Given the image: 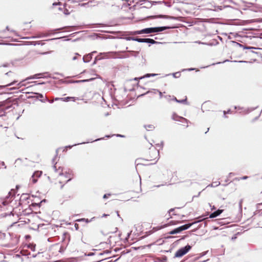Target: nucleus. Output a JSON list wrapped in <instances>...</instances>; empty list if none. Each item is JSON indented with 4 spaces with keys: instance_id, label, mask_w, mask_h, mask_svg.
Masks as SVG:
<instances>
[{
    "instance_id": "obj_21",
    "label": "nucleus",
    "mask_w": 262,
    "mask_h": 262,
    "mask_svg": "<svg viewBox=\"0 0 262 262\" xmlns=\"http://www.w3.org/2000/svg\"><path fill=\"white\" fill-rule=\"evenodd\" d=\"M27 93L28 94H30V93ZM31 93L32 94H34V95H36V98L37 99L42 98L43 97V95L42 94H41V93H33V92H31Z\"/></svg>"
},
{
    "instance_id": "obj_61",
    "label": "nucleus",
    "mask_w": 262,
    "mask_h": 262,
    "mask_svg": "<svg viewBox=\"0 0 262 262\" xmlns=\"http://www.w3.org/2000/svg\"><path fill=\"white\" fill-rule=\"evenodd\" d=\"M103 138H98V139H97L94 141H92L91 142H95V141H99V140H102Z\"/></svg>"
},
{
    "instance_id": "obj_38",
    "label": "nucleus",
    "mask_w": 262,
    "mask_h": 262,
    "mask_svg": "<svg viewBox=\"0 0 262 262\" xmlns=\"http://www.w3.org/2000/svg\"><path fill=\"white\" fill-rule=\"evenodd\" d=\"M31 205H32V206H33V207L37 206V207H40L41 204H40V202H39V203H32L31 204Z\"/></svg>"
},
{
    "instance_id": "obj_30",
    "label": "nucleus",
    "mask_w": 262,
    "mask_h": 262,
    "mask_svg": "<svg viewBox=\"0 0 262 262\" xmlns=\"http://www.w3.org/2000/svg\"><path fill=\"white\" fill-rule=\"evenodd\" d=\"M172 75L174 78H179L181 76V73L180 72H178L172 73Z\"/></svg>"
},
{
    "instance_id": "obj_25",
    "label": "nucleus",
    "mask_w": 262,
    "mask_h": 262,
    "mask_svg": "<svg viewBox=\"0 0 262 262\" xmlns=\"http://www.w3.org/2000/svg\"><path fill=\"white\" fill-rule=\"evenodd\" d=\"M208 251H204L203 252H202L200 254V255L199 256H198V257L195 258V260H198L199 259L200 257H202L204 256H205L206 254H207V253H208Z\"/></svg>"
},
{
    "instance_id": "obj_27",
    "label": "nucleus",
    "mask_w": 262,
    "mask_h": 262,
    "mask_svg": "<svg viewBox=\"0 0 262 262\" xmlns=\"http://www.w3.org/2000/svg\"><path fill=\"white\" fill-rule=\"evenodd\" d=\"M178 118H180V119L184 120L186 121H187V119L184 118H183V117H180L178 116H177V115H173V118H173V120H176V121H178V120L177 119Z\"/></svg>"
},
{
    "instance_id": "obj_9",
    "label": "nucleus",
    "mask_w": 262,
    "mask_h": 262,
    "mask_svg": "<svg viewBox=\"0 0 262 262\" xmlns=\"http://www.w3.org/2000/svg\"><path fill=\"white\" fill-rule=\"evenodd\" d=\"M223 212L222 209H217V210L212 212L209 215V218L213 219L217 217Z\"/></svg>"
},
{
    "instance_id": "obj_13",
    "label": "nucleus",
    "mask_w": 262,
    "mask_h": 262,
    "mask_svg": "<svg viewBox=\"0 0 262 262\" xmlns=\"http://www.w3.org/2000/svg\"><path fill=\"white\" fill-rule=\"evenodd\" d=\"M78 99V98H76L74 97H67L64 98H61V100L65 102H68L70 100H72L73 101H75L76 100Z\"/></svg>"
},
{
    "instance_id": "obj_43",
    "label": "nucleus",
    "mask_w": 262,
    "mask_h": 262,
    "mask_svg": "<svg viewBox=\"0 0 262 262\" xmlns=\"http://www.w3.org/2000/svg\"><path fill=\"white\" fill-rule=\"evenodd\" d=\"M215 8L219 10H222L223 9V7L222 6H215Z\"/></svg>"
},
{
    "instance_id": "obj_51",
    "label": "nucleus",
    "mask_w": 262,
    "mask_h": 262,
    "mask_svg": "<svg viewBox=\"0 0 262 262\" xmlns=\"http://www.w3.org/2000/svg\"><path fill=\"white\" fill-rule=\"evenodd\" d=\"M248 178V176H244L243 177H241L240 178H238V180H246ZM237 179V178H236Z\"/></svg>"
},
{
    "instance_id": "obj_26",
    "label": "nucleus",
    "mask_w": 262,
    "mask_h": 262,
    "mask_svg": "<svg viewBox=\"0 0 262 262\" xmlns=\"http://www.w3.org/2000/svg\"><path fill=\"white\" fill-rule=\"evenodd\" d=\"M220 185V182L219 181L214 182L211 184L209 185L208 186H210L211 187H216Z\"/></svg>"
},
{
    "instance_id": "obj_8",
    "label": "nucleus",
    "mask_w": 262,
    "mask_h": 262,
    "mask_svg": "<svg viewBox=\"0 0 262 262\" xmlns=\"http://www.w3.org/2000/svg\"><path fill=\"white\" fill-rule=\"evenodd\" d=\"M141 2L144 3L146 4V6L143 7H145V8H150L152 6V4L161 3V2H160V1L151 2V1H149L148 0H142V1H141Z\"/></svg>"
},
{
    "instance_id": "obj_41",
    "label": "nucleus",
    "mask_w": 262,
    "mask_h": 262,
    "mask_svg": "<svg viewBox=\"0 0 262 262\" xmlns=\"http://www.w3.org/2000/svg\"><path fill=\"white\" fill-rule=\"evenodd\" d=\"M110 253H111L110 251L106 250L104 251L103 253H100L99 254V255L100 256V255H103L104 254H109Z\"/></svg>"
},
{
    "instance_id": "obj_18",
    "label": "nucleus",
    "mask_w": 262,
    "mask_h": 262,
    "mask_svg": "<svg viewBox=\"0 0 262 262\" xmlns=\"http://www.w3.org/2000/svg\"><path fill=\"white\" fill-rule=\"evenodd\" d=\"M231 42L233 46H234V47H239L244 48V45L242 44H241L235 41H231Z\"/></svg>"
},
{
    "instance_id": "obj_64",
    "label": "nucleus",
    "mask_w": 262,
    "mask_h": 262,
    "mask_svg": "<svg viewBox=\"0 0 262 262\" xmlns=\"http://www.w3.org/2000/svg\"><path fill=\"white\" fill-rule=\"evenodd\" d=\"M77 2V0H71V3H76Z\"/></svg>"
},
{
    "instance_id": "obj_52",
    "label": "nucleus",
    "mask_w": 262,
    "mask_h": 262,
    "mask_svg": "<svg viewBox=\"0 0 262 262\" xmlns=\"http://www.w3.org/2000/svg\"><path fill=\"white\" fill-rule=\"evenodd\" d=\"M111 194L110 193H106L103 195V199H107L108 198V196H110Z\"/></svg>"
},
{
    "instance_id": "obj_44",
    "label": "nucleus",
    "mask_w": 262,
    "mask_h": 262,
    "mask_svg": "<svg viewBox=\"0 0 262 262\" xmlns=\"http://www.w3.org/2000/svg\"><path fill=\"white\" fill-rule=\"evenodd\" d=\"M127 52L131 53L132 54L135 53V54L134 55V56H136L138 54V52H134V51H129ZM132 55H133V54H132Z\"/></svg>"
},
{
    "instance_id": "obj_11",
    "label": "nucleus",
    "mask_w": 262,
    "mask_h": 262,
    "mask_svg": "<svg viewBox=\"0 0 262 262\" xmlns=\"http://www.w3.org/2000/svg\"><path fill=\"white\" fill-rule=\"evenodd\" d=\"M92 54H88L83 56L82 59L84 62L88 63L92 59Z\"/></svg>"
},
{
    "instance_id": "obj_15",
    "label": "nucleus",
    "mask_w": 262,
    "mask_h": 262,
    "mask_svg": "<svg viewBox=\"0 0 262 262\" xmlns=\"http://www.w3.org/2000/svg\"><path fill=\"white\" fill-rule=\"evenodd\" d=\"M131 35H137V34H145L144 29H142L141 30H137L134 32H131L130 33Z\"/></svg>"
},
{
    "instance_id": "obj_19",
    "label": "nucleus",
    "mask_w": 262,
    "mask_h": 262,
    "mask_svg": "<svg viewBox=\"0 0 262 262\" xmlns=\"http://www.w3.org/2000/svg\"><path fill=\"white\" fill-rule=\"evenodd\" d=\"M41 74H35L33 76H31L28 78H27L25 80H29V79H38L39 78V76Z\"/></svg>"
},
{
    "instance_id": "obj_29",
    "label": "nucleus",
    "mask_w": 262,
    "mask_h": 262,
    "mask_svg": "<svg viewBox=\"0 0 262 262\" xmlns=\"http://www.w3.org/2000/svg\"><path fill=\"white\" fill-rule=\"evenodd\" d=\"M193 70H195L196 72L199 71V69H196L192 68H188V69H184L182 70V71H193Z\"/></svg>"
},
{
    "instance_id": "obj_36",
    "label": "nucleus",
    "mask_w": 262,
    "mask_h": 262,
    "mask_svg": "<svg viewBox=\"0 0 262 262\" xmlns=\"http://www.w3.org/2000/svg\"><path fill=\"white\" fill-rule=\"evenodd\" d=\"M71 27H72V26H66V27H62V28H60L56 29L55 30H52V31L62 30H63L64 29L68 28H71Z\"/></svg>"
},
{
    "instance_id": "obj_2",
    "label": "nucleus",
    "mask_w": 262,
    "mask_h": 262,
    "mask_svg": "<svg viewBox=\"0 0 262 262\" xmlns=\"http://www.w3.org/2000/svg\"><path fill=\"white\" fill-rule=\"evenodd\" d=\"M175 26H162L144 28L145 34H151L152 33H159L167 29L176 28Z\"/></svg>"
},
{
    "instance_id": "obj_14",
    "label": "nucleus",
    "mask_w": 262,
    "mask_h": 262,
    "mask_svg": "<svg viewBox=\"0 0 262 262\" xmlns=\"http://www.w3.org/2000/svg\"><path fill=\"white\" fill-rule=\"evenodd\" d=\"M56 163L53 165V168L54 169V171L55 172H57L59 171V175L62 176L63 174L62 173V168L61 167H59L58 169H57L56 166Z\"/></svg>"
},
{
    "instance_id": "obj_33",
    "label": "nucleus",
    "mask_w": 262,
    "mask_h": 262,
    "mask_svg": "<svg viewBox=\"0 0 262 262\" xmlns=\"http://www.w3.org/2000/svg\"><path fill=\"white\" fill-rule=\"evenodd\" d=\"M243 49L251 50V49H257L256 48L250 46H244Z\"/></svg>"
},
{
    "instance_id": "obj_6",
    "label": "nucleus",
    "mask_w": 262,
    "mask_h": 262,
    "mask_svg": "<svg viewBox=\"0 0 262 262\" xmlns=\"http://www.w3.org/2000/svg\"><path fill=\"white\" fill-rule=\"evenodd\" d=\"M156 18H164V19H176L177 18L174 16H169L166 15H150L146 17V19H156Z\"/></svg>"
},
{
    "instance_id": "obj_7",
    "label": "nucleus",
    "mask_w": 262,
    "mask_h": 262,
    "mask_svg": "<svg viewBox=\"0 0 262 262\" xmlns=\"http://www.w3.org/2000/svg\"><path fill=\"white\" fill-rule=\"evenodd\" d=\"M151 152H152V155H154L153 157H151L150 158L147 159V161H152V160H155V162L153 164H155L158 161L159 156V151L158 150L156 149V148H154L151 150Z\"/></svg>"
},
{
    "instance_id": "obj_31",
    "label": "nucleus",
    "mask_w": 262,
    "mask_h": 262,
    "mask_svg": "<svg viewBox=\"0 0 262 262\" xmlns=\"http://www.w3.org/2000/svg\"><path fill=\"white\" fill-rule=\"evenodd\" d=\"M41 173H42V171H37L35 172L33 174V175L35 176H36V177H39L41 176Z\"/></svg>"
},
{
    "instance_id": "obj_46",
    "label": "nucleus",
    "mask_w": 262,
    "mask_h": 262,
    "mask_svg": "<svg viewBox=\"0 0 262 262\" xmlns=\"http://www.w3.org/2000/svg\"><path fill=\"white\" fill-rule=\"evenodd\" d=\"M34 177H35V176H33V175H32V181L33 183H35L37 181V180L34 178Z\"/></svg>"
},
{
    "instance_id": "obj_37",
    "label": "nucleus",
    "mask_w": 262,
    "mask_h": 262,
    "mask_svg": "<svg viewBox=\"0 0 262 262\" xmlns=\"http://www.w3.org/2000/svg\"><path fill=\"white\" fill-rule=\"evenodd\" d=\"M89 143V142H83L81 143L75 144L74 145V146H75L76 145H79V144H86V143ZM72 146H73V145H69V146H66V147L71 148H72Z\"/></svg>"
},
{
    "instance_id": "obj_58",
    "label": "nucleus",
    "mask_w": 262,
    "mask_h": 262,
    "mask_svg": "<svg viewBox=\"0 0 262 262\" xmlns=\"http://www.w3.org/2000/svg\"><path fill=\"white\" fill-rule=\"evenodd\" d=\"M230 112H231V110H228L227 112H226V111H224V117H226V116H225V114H226V113L229 114V113H230Z\"/></svg>"
},
{
    "instance_id": "obj_10",
    "label": "nucleus",
    "mask_w": 262,
    "mask_h": 262,
    "mask_svg": "<svg viewBox=\"0 0 262 262\" xmlns=\"http://www.w3.org/2000/svg\"><path fill=\"white\" fill-rule=\"evenodd\" d=\"M117 53V52H116ZM124 53L123 55H120L119 52H118L117 54H114V55H117V58L122 59V58H128L130 56V55L125 52H123Z\"/></svg>"
},
{
    "instance_id": "obj_54",
    "label": "nucleus",
    "mask_w": 262,
    "mask_h": 262,
    "mask_svg": "<svg viewBox=\"0 0 262 262\" xmlns=\"http://www.w3.org/2000/svg\"><path fill=\"white\" fill-rule=\"evenodd\" d=\"M33 83H35V84H36V85H39V84H45V82H39V83H37V81H34L33 82Z\"/></svg>"
},
{
    "instance_id": "obj_40",
    "label": "nucleus",
    "mask_w": 262,
    "mask_h": 262,
    "mask_svg": "<svg viewBox=\"0 0 262 262\" xmlns=\"http://www.w3.org/2000/svg\"><path fill=\"white\" fill-rule=\"evenodd\" d=\"M153 91H156V92L159 93V96H160V98H162L163 97L162 93L161 92L159 91L158 90L154 89Z\"/></svg>"
},
{
    "instance_id": "obj_3",
    "label": "nucleus",
    "mask_w": 262,
    "mask_h": 262,
    "mask_svg": "<svg viewBox=\"0 0 262 262\" xmlns=\"http://www.w3.org/2000/svg\"><path fill=\"white\" fill-rule=\"evenodd\" d=\"M191 246L187 244L186 246L178 249L175 253L174 258H180L187 254L191 249Z\"/></svg>"
},
{
    "instance_id": "obj_23",
    "label": "nucleus",
    "mask_w": 262,
    "mask_h": 262,
    "mask_svg": "<svg viewBox=\"0 0 262 262\" xmlns=\"http://www.w3.org/2000/svg\"><path fill=\"white\" fill-rule=\"evenodd\" d=\"M20 253L23 255V256H28L29 255H30V253L28 251H25V250H23V251H20Z\"/></svg>"
},
{
    "instance_id": "obj_50",
    "label": "nucleus",
    "mask_w": 262,
    "mask_h": 262,
    "mask_svg": "<svg viewBox=\"0 0 262 262\" xmlns=\"http://www.w3.org/2000/svg\"><path fill=\"white\" fill-rule=\"evenodd\" d=\"M254 22H258V23L262 22V18L256 19L254 20Z\"/></svg>"
},
{
    "instance_id": "obj_59",
    "label": "nucleus",
    "mask_w": 262,
    "mask_h": 262,
    "mask_svg": "<svg viewBox=\"0 0 262 262\" xmlns=\"http://www.w3.org/2000/svg\"><path fill=\"white\" fill-rule=\"evenodd\" d=\"M156 146L158 147L161 146L162 147L163 146V142H162L161 144H157Z\"/></svg>"
},
{
    "instance_id": "obj_57",
    "label": "nucleus",
    "mask_w": 262,
    "mask_h": 262,
    "mask_svg": "<svg viewBox=\"0 0 262 262\" xmlns=\"http://www.w3.org/2000/svg\"><path fill=\"white\" fill-rule=\"evenodd\" d=\"M64 249L63 248V247H62V246H61V247H60V250H59V252L60 253H62V252H63L64 251Z\"/></svg>"
},
{
    "instance_id": "obj_34",
    "label": "nucleus",
    "mask_w": 262,
    "mask_h": 262,
    "mask_svg": "<svg viewBox=\"0 0 262 262\" xmlns=\"http://www.w3.org/2000/svg\"><path fill=\"white\" fill-rule=\"evenodd\" d=\"M94 79V78H92L88 79L80 80V83L89 82V81H91L93 80Z\"/></svg>"
},
{
    "instance_id": "obj_45",
    "label": "nucleus",
    "mask_w": 262,
    "mask_h": 262,
    "mask_svg": "<svg viewBox=\"0 0 262 262\" xmlns=\"http://www.w3.org/2000/svg\"><path fill=\"white\" fill-rule=\"evenodd\" d=\"M89 4V3H82V4H79V5L81 7H86L87 5H88Z\"/></svg>"
},
{
    "instance_id": "obj_35",
    "label": "nucleus",
    "mask_w": 262,
    "mask_h": 262,
    "mask_svg": "<svg viewBox=\"0 0 262 262\" xmlns=\"http://www.w3.org/2000/svg\"><path fill=\"white\" fill-rule=\"evenodd\" d=\"M94 217L92 218L91 219V220H89L88 219H84V218H83V219H80L78 220L79 222H80V221H84V222H85L86 223H89L90 222Z\"/></svg>"
},
{
    "instance_id": "obj_24",
    "label": "nucleus",
    "mask_w": 262,
    "mask_h": 262,
    "mask_svg": "<svg viewBox=\"0 0 262 262\" xmlns=\"http://www.w3.org/2000/svg\"><path fill=\"white\" fill-rule=\"evenodd\" d=\"M16 82V81L14 80L13 81V82L10 83H8L5 85H0V88H4L5 87H6V86H11V85H12L13 84H14Z\"/></svg>"
},
{
    "instance_id": "obj_20",
    "label": "nucleus",
    "mask_w": 262,
    "mask_h": 262,
    "mask_svg": "<svg viewBox=\"0 0 262 262\" xmlns=\"http://www.w3.org/2000/svg\"><path fill=\"white\" fill-rule=\"evenodd\" d=\"M29 199L28 194L27 193H23L21 194L20 196V200L21 201H27Z\"/></svg>"
},
{
    "instance_id": "obj_42",
    "label": "nucleus",
    "mask_w": 262,
    "mask_h": 262,
    "mask_svg": "<svg viewBox=\"0 0 262 262\" xmlns=\"http://www.w3.org/2000/svg\"><path fill=\"white\" fill-rule=\"evenodd\" d=\"M195 42L198 43L199 44L207 45H209V46H211L212 45L211 43H206V42H201V41H195Z\"/></svg>"
},
{
    "instance_id": "obj_28",
    "label": "nucleus",
    "mask_w": 262,
    "mask_h": 262,
    "mask_svg": "<svg viewBox=\"0 0 262 262\" xmlns=\"http://www.w3.org/2000/svg\"><path fill=\"white\" fill-rule=\"evenodd\" d=\"M28 247L30 248L32 251H34L35 250V245L33 244H29Z\"/></svg>"
},
{
    "instance_id": "obj_62",
    "label": "nucleus",
    "mask_w": 262,
    "mask_h": 262,
    "mask_svg": "<svg viewBox=\"0 0 262 262\" xmlns=\"http://www.w3.org/2000/svg\"><path fill=\"white\" fill-rule=\"evenodd\" d=\"M8 195H9V196H7L8 198L11 197V196H12V192H9V193H8Z\"/></svg>"
},
{
    "instance_id": "obj_47",
    "label": "nucleus",
    "mask_w": 262,
    "mask_h": 262,
    "mask_svg": "<svg viewBox=\"0 0 262 262\" xmlns=\"http://www.w3.org/2000/svg\"><path fill=\"white\" fill-rule=\"evenodd\" d=\"M164 97L168 101H170L171 99H170L171 96L170 95H166Z\"/></svg>"
},
{
    "instance_id": "obj_39",
    "label": "nucleus",
    "mask_w": 262,
    "mask_h": 262,
    "mask_svg": "<svg viewBox=\"0 0 262 262\" xmlns=\"http://www.w3.org/2000/svg\"><path fill=\"white\" fill-rule=\"evenodd\" d=\"M256 108H257V107H254V108H248V109L247 110L246 113L248 114V113H250V112H252V111H254V110H255Z\"/></svg>"
},
{
    "instance_id": "obj_56",
    "label": "nucleus",
    "mask_w": 262,
    "mask_h": 262,
    "mask_svg": "<svg viewBox=\"0 0 262 262\" xmlns=\"http://www.w3.org/2000/svg\"><path fill=\"white\" fill-rule=\"evenodd\" d=\"M2 204L4 206H6L8 204V202L6 200L4 201H3Z\"/></svg>"
},
{
    "instance_id": "obj_17",
    "label": "nucleus",
    "mask_w": 262,
    "mask_h": 262,
    "mask_svg": "<svg viewBox=\"0 0 262 262\" xmlns=\"http://www.w3.org/2000/svg\"><path fill=\"white\" fill-rule=\"evenodd\" d=\"M243 202V199H242L240 200L239 203H238V207H239V214L238 215V217H240L242 214V203Z\"/></svg>"
},
{
    "instance_id": "obj_49",
    "label": "nucleus",
    "mask_w": 262,
    "mask_h": 262,
    "mask_svg": "<svg viewBox=\"0 0 262 262\" xmlns=\"http://www.w3.org/2000/svg\"><path fill=\"white\" fill-rule=\"evenodd\" d=\"M125 38L126 40H133L134 37H126Z\"/></svg>"
},
{
    "instance_id": "obj_22",
    "label": "nucleus",
    "mask_w": 262,
    "mask_h": 262,
    "mask_svg": "<svg viewBox=\"0 0 262 262\" xmlns=\"http://www.w3.org/2000/svg\"><path fill=\"white\" fill-rule=\"evenodd\" d=\"M144 127L148 130H152L155 128V126L152 124L144 125Z\"/></svg>"
},
{
    "instance_id": "obj_32",
    "label": "nucleus",
    "mask_w": 262,
    "mask_h": 262,
    "mask_svg": "<svg viewBox=\"0 0 262 262\" xmlns=\"http://www.w3.org/2000/svg\"><path fill=\"white\" fill-rule=\"evenodd\" d=\"M158 75L157 74H146L144 77L148 78L150 77H154Z\"/></svg>"
},
{
    "instance_id": "obj_1",
    "label": "nucleus",
    "mask_w": 262,
    "mask_h": 262,
    "mask_svg": "<svg viewBox=\"0 0 262 262\" xmlns=\"http://www.w3.org/2000/svg\"><path fill=\"white\" fill-rule=\"evenodd\" d=\"M203 220H204V219L202 218V219H200V220H199L198 221L193 222H192L191 223H188V224H186L183 225L182 226H180V227H179L178 228H176L172 230L168 233L169 234H175L179 233L181 232L182 231H183L184 230L188 229L192 225H194L195 224H196L198 223H199V222H201L202 221H203Z\"/></svg>"
},
{
    "instance_id": "obj_12",
    "label": "nucleus",
    "mask_w": 262,
    "mask_h": 262,
    "mask_svg": "<svg viewBox=\"0 0 262 262\" xmlns=\"http://www.w3.org/2000/svg\"><path fill=\"white\" fill-rule=\"evenodd\" d=\"M172 100H173L178 103H185V104H187V97H186V98L184 99H182V100H178L177 99V98L174 97V96H172Z\"/></svg>"
},
{
    "instance_id": "obj_53",
    "label": "nucleus",
    "mask_w": 262,
    "mask_h": 262,
    "mask_svg": "<svg viewBox=\"0 0 262 262\" xmlns=\"http://www.w3.org/2000/svg\"><path fill=\"white\" fill-rule=\"evenodd\" d=\"M12 74H13V73L11 71H9L8 72L6 73L5 74V75L8 76H10Z\"/></svg>"
},
{
    "instance_id": "obj_16",
    "label": "nucleus",
    "mask_w": 262,
    "mask_h": 262,
    "mask_svg": "<svg viewBox=\"0 0 262 262\" xmlns=\"http://www.w3.org/2000/svg\"><path fill=\"white\" fill-rule=\"evenodd\" d=\"M167 258L165 255H163L161 257H159L157 259V262H166Z\"/></svg>"
},
{
    "instance_id": "obj_55",
    "label": "nucleus",
    "mask_w": 262,
    "mask_h": 262,
    "mask_svg": "<svg viewBox=\"0 0 262 262\" xmlns=\"http://www.w3.org/2000/svg\"><path fill=\"white\" fill-rule=\"evenodd\" d=\"M235 175V173H233V172H230L229 174H228V178H230L231 176H234Z\"/></svg>"
},
{
    "instance_id": "obj_63",
    "label": "nucleus",
    "mask_w": 262,
    "mask_h": 262,
    "mask_svg": "<svg viewBox=\"0 0 262 262\" xmlns=\"http://www.w3.org/2000/svg\"><path fill=\"white\" fill-rule=\"evenodd\" d=\"M223 7V9L225 8H228V7H231V6H230L229 5H224Z\"/></svg>"
},
{
    "instance_id": "obj_5",
    "label": "nucleus",
    "mask_w": 262,
    "mask_h": 262,
    "mask_svg": "<svg viewBox=\"0 0 262 262\" xmlns=\"http://www.w3.org/2000/svg\"><path fill=\"white\" fill-rule=\"evenodd\" d=\"M133 40L137 41L138 42H145V43H150L151 45H154V44H157V43H160L158 41H155L153 39L149 38H139L138 37H134Z\"/></svg>"
},
{
    "instance_id": "obj_60",
    "label": "nucleus",
    "mask_w": 262,
    "mask_h": 262,
    "mask_svg": "<svg viewBox=\"0 0 262 262\" xmlns=\"http://www.w3.org/2000/svg\"><path fill=\"white\" fill-rule=\"evenodd\" d=\"M36 98V95H31V96H29L28 97V98L29 99H30V98Z\"/></svg>"
},
{
    "instance_id": "obj_4",
    "label": "nucleus",
    "mask_w": 262,
    "mask_h": 262,
    "mask_svg": "<svg viewBox=\"0 0 262 262\" xmlns=\"http://www.w3.org/2000/svg\"><path fill=\"white\" fill-rule=\"evenodd\" d=\"M117 52H103L100 53L99 55H98L94 59V61L93 63V65L96 64L97 61L102 60L103 59L108 58L109 55L111 54H117Z\"/></svg>"
},
{
    "instance_id": "obj_48",
    "label": "nucleus",
    "mask_w": 262,
    "mask_h": 262,
    "mask_svg": "<svg viewBox=\"0 0 262 262\" xmlns=\"http://www.w3.org/2000/svg\"><path fill=\"white\" fill-rule=\"evenodd\" d=\"M94 255H95V253H93V252H89L88 254H85V255H86L88 256H93Z\"/></svg>"
}]
</instances>
